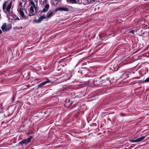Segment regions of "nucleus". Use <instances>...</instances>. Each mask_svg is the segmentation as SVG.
Wrapping results in <instances>:
<instances>
[{"label":"nucleus","instance_id":"0eeeda50","mask_svg":"<svg viewBox=\"0 0 149 149\" xmlns=\"http://www.w3.org/2000/svg\"><path fill=\"white\" fill-rule=\"evenodd\" d=\"M46 18V17L45 15H44L41 16L38 19H36L34 20V21L36 23H40L43 19H45Z\"/></svg>","mask_w":149,"mask_h":149},{"label":"nucleus","instance_id":"9d476101","mask_svg":"<svg viewBox=\"0 0 149 149\" xmlns=\"http://www.w3.org/2000/svg\"><path fill=\"white\" fill-rule=\"evenodd\" d=\"M71 77V74H65L63 77V81H66L70 78Z\"/></svg>","mask_w":149,"mask_h":149},{"label":"nucleus","instance_id":"5701e85b","mask_svg":"<svg viewBox=\"0 0 149 149\" xmlns=\"http://www.w3.org/2000/svg\"><path fill=\"white\" fill-rule=\"evenodd\" d=\"M108 120H109V121H111V119L110 118H108Z\"/></svg>","mask_w":149,"mask_h":149},{"label":"nucleus","instance_id":"f257e3e1","mask_svg":"<svg viewBox=\"0 0 149 149\" xmlns=\"http://www.w3.org/2000/svg\"><path fill=\"white\" fill-rule=\"evenodd\" d=\"M31 6L30 7L29 11V14L27 16L28 17V16H31L35 14L36 12L34 10H36V7L35 6L34 3L33 1H31Z\"/></svg>","mask_w":149,"mask_h":149},{"label":"nucleus","instance_id":"dca6fc26","mask_svg":"<svg viewBox=\"0 0 149 149\" xmlns=\"http://www.w3.org/2000/svg\"><path fill=\"white\" fill-rule=\"evenodd\" d=\"M7 3V1H5L4 3L3 4V10H4L6 9V6Z\"/></svg>","mask_w":149,"mask_h":149},{"label":"nucleus","instance_id":"c756f323","mask_svg":"<svg viewBox=\"0 0 149 149\" xmlns=\"http://www.w3.org/2000/svg\"><path fill=\"white\" fill-rule=\"evenodd\" d=\"M46 1V0H45Z\"/></svg>","mask_w":149,"mask_h":149},{"label":"nucleus","instance_id":"aec40b11","mask_svg":"<svg viewBox=\"0 0 149 149\" xmlns=\"http://www.w3.org/2000/svg\"><path fill=\"white\" fill-rule=\"evenodd\" d=\"M129 32L130 33H132L133 34H134V32L133 30H130L129 31Z\"/></svg>","mask_w":149,"mask_h":149},{"label":"nucleus","instance_id":"7ed1b4c3","mask_svg":"<svg viewBox=\"0 0 149 149\" xmlns=\"http://www.w3.org/2000/svg\"><path fill=\"white\" fill-rule=\"evenodd\" d=\"M32 138V136H30L28 138L24 139L19 142L17 144V145H21V146H22L24 144L26 145L31 141Z\"/></svg>","mask_w":149,"mask_h":149},{"label":"nucleus","instance_id":"c85d7f7f","mask_svg":"<svg viewBox=\"0 0 149 149\" xmlns=\"http://www.w3.org/2000/svg\"><path fill=\"white\" fill-rule=\"evenodd\" d=\"M55 1H57L58 0H55Z\"/></svg>","mask_w":149,"mask_h":149},{"label":"nucleus","instance_id":"a211bd4d","mask_svg":"<svg viewBox=\"0 0 149 149\" xmlns=\"http://www.w3.org/2000/svg\"><path fill=\"white\" fill-rule=\"evenodd\" d=\"M86 71H87L86 70H83V71H79V72L80 73V74H84V73H85L86 72Z\"/></svg>","mask_w":149,"mask_h":149},{"label":"nucleus","instance_id":"1a4fd4ad","mask_svg":"<svg viewBox=\"0 0 149 149\" xmlns=\"http://www.w3.org/2000/svg\"><path fill=\"white\" fill-rule=\"evenodd\" d=\"M50 82V81L49 80H47V81H44L42 83L38 85V88H40L42 87L43 86H44V85H45L46 84Z\"/></svg>","mask_w":149,"mask_h":149},{"label":"nucleus","instance_id":"20e7f679","mask_svg":"<svg viewBox=\"0 0 149 149\" xmlns=\"http://www.w3.org/2000/svg\"><path fill=\"white\" fill-rule=\"evenodd\" d=\"M11 26L9 27L8 26H6V23H4L3 24L1 28L3 31H6L10 30L11 28Z\"/></svg>","mask_w":149,"mask_h":149},{"label":"nucleus","instance_id":"b1692460","mask_svg":"<svg viewBox=\"0 0 149 149\" xmlns=\"http://www.w3.org/2000/svg\"><path fill=\"white\" fill-rule=\"evenodd\" d=\"M2 32L1 30L0 29V34L2 33Z\"/></svg>","mask_w":149,"mask_h":149},{"label":"nucleus","instance_id":"4468645a","mask_svg":"<svg viewBox=\"0 0 149 149\" xmlns=\"http://www.w3.org/2000/svg\"><path fill=\"white\" fill-rule=\"evenodd\" d=\"M73 4L80 3H81L79 0H69Z\"/></svg>","mask_w":149,"mask_h":149},{"label":"nucleus","instance_id":"bb28decb","mask_svg":"<svg viewBox=\"0 0 149 149\" xmlns=\"http://www.w3.org/2000/svg\"><path fill=\"white\" fill-rule=\"evenodd\" d=\"M79 86H82V85L81 84H80V85H79Z\"/></svg>","mask_w":149,"mask_h":149},{"label":"nucleus","instance_id":"2eb2a0df","mask_svg":"<svg viewBox=\"0 0 149 149\" xmlns=\"http://www.w3.org/2000/svg\"><path fill=\"white\" fill-rule=\"evenodd\" d=\"M113 68L114 69V70H117L118 68V67H117V65H114L113 66L112 65L111 66V68Z\"/></svg>","mask_w":149,"mask_h":149},{"label":"nucleus","instance_id":"423d86ee","mask_svg":"<svg viewBox=\"0 0 149 149\" xmlns=\"http://www.w3.org/2000/svg\"><path fill=\"white\" fill-rule=\"evenodd\" d=\"M55 10L53 11H49L47 14L46 18H49L52 17L55 13Z\"/></svg>","mask_w":149,"mask_h":149},{"label":"nucleus","instance_id":"f3484780","mask_svg":"<svg viewBox=\"0 0 149 149\" xmlns=\"http://www.w3.org/2000/svg\"><path fill=\"white\" fill-rule=\"evenodd\" d=\"M149 82V77L147 78L145 80L143 81V82L145 83L146 82Z\"/></svg>","mask_w":149,"mask_h":149},{"label":"nucleus","instance_id":"9b49d317","mask_svg":"<svg viewBox=\"0 0 149 149\" xmlns=\"http://www.w3.org/2000/svg\"><path fill=\"white\" fill-rule=\"evenodd\" d=\"M58 10L67 11H68V9L67 8L60 7L57 8L55 10V11H56Z\"/></svg>","mask_w":149,"mask_h":149},{"label":"nucleus","instance_id":"f03ea898","mask_svg":"<svg viewBox=\"0 0 149 149\" xmlns=\"http://www.w3.org/2000/svg\"><path fill=\"white\" fill-rule=\"evenodd\" d=\"M22 3L21 2H20L19 4V6L20 7L18 9V12L21 16V19L27 20L28 19L27 17L25 15L24 13L22 10L21 8L22 7Z\"/></svg>","mask_w":149,"mask_h":149},{"label":"nucleus","instance_id":"cd10ccee","mask_svg":"<svg viewBox=\"0 0 149 149\" xmlns=\"http://www.w3.org/2000/svg\"><path fill=\"white\" fill-rule=\"evenodd\" d=\"M20 28H22V27H20Z\"/></svg>","mask_w":149,"mask_h":149},{"label":"nucleus","instance_id":"a878e982","mask_svg":"<svg viewBox=\"0 0 149 149\" xmlns=\"http://www.w3.org/2000/svg\"><path fill=\"white\" fill-rule=\"evenodd\" d=\"M0 105H1V107H2V104H1H1H0Z\"/></svg>","mask_w":149,"mask_h":149},{"label":"nucleus","instance_id":"4be33fe9","mask_svg":"<svg viewBox=\"0 0 149 149\" xmlns=\"http://www.w3.org/2000/svg\"><path fill=\"white\" fill-rule=\"evenodd\" d=\"M15 19L17 20H19V18L18 17H17L16 18H15Z\"/></svg>","mask_w":149,"mask_h":149},{"label":"nucleus","instance_id":"39448f33","mask_svg":"<svg viewBox=\"0 0 149 149\" xmlns=\"http://www.w3.org/2000/svg\"><path fill=\"white\" fill-rule=\"evenodd\" d=\"M146 136H142L140 138H139L135 140H133L130 141V142H138L142 141L143 139L146 137Z\"/></svg>","mask_w":149,"mask_h":149},{"label":"nucleus","instance_id":"6ab92c4d","mask_svg":"<svg viewBox=\"0 0 149 149\" xmlns=\"http://www.w3.org/2000/svg\"><path fill=\"white\" fill-rule=\"evenodd\" d=\"M127 73H124L122 76V77H123V78H124L125 77L127 76Z\"/></svg>","mask_w":149,"mask_h":149},{"label":"nucleus","instance_id":"ddd939ff","mask_svg":"<svg viewBox=\"0 0 149 149\" xmlns=\"http://www.w3.org/2000/svg\"><path fill=\"white\" fill-rule=\"evenodd\" d=\"M12 5V2L11 1L10 3L8 5V6L6 8V10L7 12H9L11 8Z\"/></svg>","mask_w":149,"mask_h":149},{"label":"nucleus","instance_id":"f8f14e48","mask_svg":"<svg viewBox=\"0 0 149 149\" xmlns=\"http://www.w3.org/2000/svg\"><path fill=\"white\" fill-rule=\"evenodd\" d=\"M49 4H46L45 6V8L41 11V12H47L49 8Z\"/></svg>","mask_w":149,"mask_h":149},{"label":"nucleus","instance_id":"6e6552de","mask_svg":"<svg viewBox=\"0 0 149 149\" xmlns=\"http://www.w3.org/2000/svg\"><path fill=\"white\" fill-rule=\"evenodd\" d=\"M65 103L64 104L65 107H66L67 106L68 107L72 103V102L70 101V99H66L65 100Z\"/></svg>","mask_w":149,"mask_h":149},{"label":"nucleus","instance_id":"412c9836","mask_svg":"<svg viewBox=\"0 0 149 149\" xmlns=\"http://www.w3.org/2000/svg\"><path fill=\"white\" fill-rule=\"evenodd\" d=\"M104 77H102L100 78V80H102V81H104Z\"/></svg>","mask_w":149,"mask_h":149},{"label":"nucleus","instance_id":"393cba45","mask_svg":"<svg viewBox=\"0 0 149 149\" xmlns=\"http://www.w3.org/2000/svg\"><path fill=\"white\" fill-rule=\"evenodd\" d=\"M146 34L148 35H149L148 33L147 32H146Z\"/></svg>","mask_w":149,"mask_h":149}]
</instances>
